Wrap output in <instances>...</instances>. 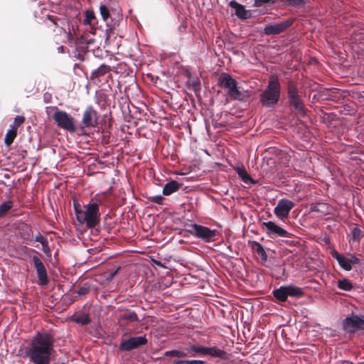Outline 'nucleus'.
Here are the masks:
<instances>
[{"label":"nucleus","instance_id":"obj_1","mask_svg":"<svg viewBox=\"0 0 364 364\" xmlns=\"http://www.w3.org/2000/svg\"><path fill=\"white\" fill-rule=\"evenodd\" d=\"M54 339L47 333H38L26 348V355L33 364H50Z\"/></svg>","mask_w":364,"mask_h":364},{"label":"nucleus","instance_id":"obj_2","mask_svg":"<svg viewBox=\"0 0 364 364\" xmlns=\"http://www.w3.org/2000/svg\"><path fill=\"white\" fill-rule=\"evenodd\" d=\"M281 84L277 76L272 75L267 87L259 95V102L265 108H274L279 102Z\"/></svg>","mask_w":364,"mask_h":364},{"label":"nucleus","instance_id":"obj_3","mask_svg":"<svg viewBox=\"0 0 364 364\" xmlns=\"http://www.w3.org/2000/svg\"><path fill=\"white\" fill-rule=\"evenodd\" d=\"M77 220L80 223H86L89 228H94L100 221V208L95 204L90 202L85 206V210L81 209V205L77 202L73 204Z\"/></svg>","mask_w":364,"mask_h":364},{"label":"nucleus","instance_id":"obj_4","mask_svg":"<svg viewBox=\"0 0 364 364\" xmlns=\"http://www.w3.org/2000/svg\"><path fill=\"white\" fill-rule=\"evenodd\" d=\"M218 85L228 90V95L232 100L245 101L248 97L247 91L240 90L237 82L227 73H221L218 78Z\"/></svg>","mask_w":364,"mask_h":364},{"label":"nucleus","instance_id":"obj_5","mask_svg":"<svg viewBox=\"0 0 364 364\" xmlns=\"http://www.w3.org/2000/svg\"><path fill=\"white\" fill-rule=\"evenodd\" d=\"M218 85L228 90V95L232 100L245 101L248 97L247 91L240 90L237 82L227 73H221L218 78Z\"/></svg>","mask_w":364,"mask_h":364},{"label":"nucleus","instance_id":"obj_6","mask_svg":"<svg viewBox=\"0 0 364 364\" xmlns=\"http://www.w3.org/2000/svg\"><path fill=\"white\" fill-rule=\"evenodd\" d=\"M218 85L228 90V95L232 100L245 101L248 97L247 91L240 90L237 82L227 73H221L218 78Z\"/></svg>","mask_w":364,"mask_h":364},{"label":"nucleus","instance_id":"obj_7","mask_svg":"<svg viewBox=\"0 0 364 364\" xmlns=\"http://www.w3.org/2000/svg\"><path fill=\"white\" fill-rule=\"evenodd\" d=\"M287 96L289 105L294 107L296 114L304 117L306 115V108L302 97L299 94L296 85L292 80L287 82Z\"/></svg>","mask_w":364,"mask_h":364},{"label":"nucleus","instance_id":"obj_8","mask_svg":"<svg viewBox=\"0 0 364 364\" xmlns=\"http://www.w3.org/2000/svg\"><path fill=\"white\" fill-rule=\"evenodd\" d=\"M272 295L280 302H284L288 296L301 298L304 292L301 287L294 285H283L272 291Z\"/></svg>","mask_w":364,"mask_h":364},{"label":"nucleus","instance_id":"obj_9","mask_svg":"<svg viewBox=\"0 0 364 364\" xmlns=\"http://www.w3.org/2000/svg\"><path fill=\"white\" fill-rule=\"evenodd\" d=\"M54 108L56 111L53 114L52 118L57 126L70 133L75 132L76 127L75 124V119L66 112L60 110L57 107Z\"/></svg>","mask_w":364,"mask_h":364},{"label":"nucleus","instance_id":"obj_10","mask_svg":"<svg viewBox=\"0 0 364 364\" xmlns=\"http://www.w3.org/2000/svg\"><path fill=\"white\" fill-rule=\"evenodd\" d=\"M188 232L205 242L215 241L216 236L218 235V231L216 230H211L208 227L196 223L191 225V229L188 230Z\"/></svg>","mask_w":364,"mask_h":364},{"label":"nucleus","instance_id":"obj_11","mask_svg":"<svg viewBox=\"0 0 364 364\" xmlns=\"http://www.w3.org/2000/svg\"><path fill=\"white\" fill-rule=\"evenodd\" d=\"M100 12L103 21L107 23L110 31L114 29L116 26H118L122 20V14L119 12L110 13L105 5H100Z\"/></svg>","mask_w":364,"mask_h":364},{"label":"nucleus","instance_id":"obj_12","mask_svg":"<svg viewBox=\"0 0 364 364\" xmlns=\"http://www.w3.org/2000/svg\"><path fill=\"white\" fill-rule=\"evenodd\" d=\"M344 331L348 333H355L357 331L364 330V319L356 314H352L342 321Z\"/></svg>","mask_w":364,"mask_h":364},{"label":"nucleus","instance_id":"obj_13","mask_svg":"<svg viewBox=\"0 0 364 364\" xmlns=\"http://www.w3.org/2000/svg\"><path fill=\"white\" fill-rule=\"evenodd\" d=\"M294 21V18H289L279 23L267 25L264 28V33L267 36L280 34L291 27Z\"/></svg>","mask_w":364,"mask_h":364},{"label":"nucleus","instance_id":"obj_14","mask_svg":"<svg viewBox=\"0 0 364 364\" xmlns=\"http://www.w3.org/2000/svg\"><path fill=\"white\" fill-rule=\"evenodd\" d=\"M32 264L36 272L37 277L39 280V284L41 286H46L49 282L48 272L45 264L43 262L41 259L34 255L32 257Z\"/></svg>","mask_w":364,"mask_h":364},{"label":"nucleus","instance_id":"obj_15","mask_svg":"<svg viewBox=\"0 0 364 364\" xmlns=\"http://www.w3.org/2000/svg\"><path fill=\"white\" fill-rule=\"evenodd\" d=\"M98 123L97 111L92 107H87L82 114L81 120V128L95 127Z\"/></svg>","mask_w":364,"mask_h":364},{"label":"nucleus","instance_id":"obj_16","mask_svg":"<svg viewBox=\"0 0 364 364\" xmlns=\"http://www.w3.org/2000/svg\"><path fill=\"white\" fill-rule=\"evenodd\" d=\"M294 207V203L286 198L279 200L274 209V214L281 220L288 218L291 210Z\"/></svg>","mask_w":364,"mask_h":364},{"label":"nucleus","instance_id":"obj_17","mask_svg":"<svg viewBox=\"0 0 364 364\" xmlns=\"http://www.w3.org/2000/svg\"><path fill=\"white\" fill-rule=\"evenodd\" d=\"M148 343L146 336L132 337L121 342L119 349L122 351H130Z\"/></svg>","mask_w":364,"mask_h":364},{"label":"nucleus","instance_id":"obj_18","mask_svg":"<svg viewBox=\"0 0 364 364\" xmlns=\"http://www.w3.org/2000/svg\"><path fill=\"white\" fill-rule=\"evenodd\" d=\"M262 227L266 228V233L269 237H289L290 234L284 229L277 225L272 221L263 222Z\"/></svg>","mask_w":364,"mask_h":364},{"label":"nucleus","instance_id":"obj_19","mask_svg":"<svg viewBox=\"0 0 364 364\" xmlns=\"http://www.w3.org/2000/svg\"><path fill=\"white\" fill-rule=\"evenodd\" d=\"M229 6L235 10V15L241 20H246L251 17L250 11L245 9V6L235 0H232L229 3Z\"/></svg>","mask_w":364,"mask_h":364},{"label":"nucleus","instance_id":"obj_20","mask_svg":"<svg viewBox=\"0 0 364 364\" xmlns=\"http://www.w3.org/2000/svg\"><path fill=\"white\" fill-rule=\"evenodd\" d=\"M110 71V66L106 64H102L99 68L92 72L90 79L94 83H99L101 82L100 77L105 76Z\"/></svg>","mask_w":364,"mask_h":364},{"label":"nucleus","instance_id":"obj_21","mask_svg":"<svg viewBox=\"0 0 364 364\" xmlns=\"http://www.w3.org/2000/svg\"><path fill=\"white\" fill-rule=\"evenodd\" d=\"M47 19L50 23V24L47 23L48 27L58 28L60 33H64L68 36L70 34V31L67 32L66 29L63 28V25L65 24L64 19L60 18L58 16L53 15H48Z\"/></svg>","mask_w":364,"mask_h":364},{"label":"nucleus","instance_id":"obj_22","mask_svg":"<svg viewBox=\"0 0 364 364\" xmlns=\"http://www.w3.org/2000/svg\"><path fill=\"white\" fill-rule=\"evenodd\" d=\"M331 255L335 259H336L339 266L343 269H344L345 271H350L352 269V266L348 257H346L343 255H341L334 249L331 251Z\"/></svg>","mask_w":364,"mask_h":364},{"label":"nucleus","instance_id":"obj_23","mask_svg":"<svg viewBox=\"0 0 364 364\" xmlns=\"http://www.w3.org/2000/svg\"><path fill=\"white\" fill-rule=\"evenodd\" d=\"M206 355L225 360L229 359V354L225 350L216 346L208 347Z\"/></svg>","mask_w":364,"mask_h":364},{"label":"nucleus","instance_id":"obj_24","mask_svg":"<svg viewBox=\"0 0 364 364\" xmlns=\"http://www.w3.org/2000/svg\"><path fill=\"white\" fill-rule=\"evenodd\" d=\"M182 184L178 183L176 181L172 180L165 184L163 188V195L170 196L172 193L178 191Z\"/></svg>","mask_w":364,"mask_h":364},{"label":"nucleus","instance_id":"obj_25","mask_svg":"<svg viewBox=\"0 0 364 364\" xmlns=\"http://www.w3.org/2000/svg\"><path fill=\"white\" fill-rule=\"evenodd\" d=\"M235 171L245 183L256 184L257 182L247 173L243 166L235 168Z\"/></svg>","mask_w":364,"mask_h":364},{"label":"nucleus","instance_id":"obj_26","mask_svg":"<svg viewBox=\"0 0 364 364\" xmlns=\"http://www.w3.org/2000/svg\"><path fill=\"white\" fill-rule=\"evenodd\" d=\"M96 23V17L92 10H87L85 12V18L84 19V24L90 26V33H94L96 30L95 28Z\"/></svg>","mask_w":364,"mask_h":364},{"label":"nucleus","instance_id":"obj_27","mask_svg":"<svg viewBox=\"0 0 364 364\" xmlns=\"http://www.w3.org/2000/svg\"><path fill=\"white\" fill-rule=\"evenodd\" d=\"M251 247L252 250L256 252L261 258L263 262L267 261V255L262 247V245L257 241H252L251 242Z\"/></svg>","mask_w":364,"mask_h":364},{"label":"nucleus","instance_id":"obj_28","mask_svg":"<svg viewBox=\"0 0 364 364\" xmlns=\"http://www.w3.org/2000/svg\"><path fill=\"white\" fill-rule=\"evenodd\" d=\"M207 349L208 347L198 345H192L186 348L187 351L191 353V356H195L196 354L206 355Z\"/></svg>","mask_w":364,"mask_h":364},{"label":"nucleus","instance_id":"obj_29","mask_svg":"<svg viewBox=\"0 0 364 364\" xmlns=\"http://www.w3.org/2000/svg\"><path fill=\"white\" fill-rule=\"evenodd\" d=\"M16 136H17V131L11 128L9 130H8V132H6V134L5 136V139H4L5 144L8 146H10L14 142V140L15 139Z\"/></svg>","mask_w":364,"mask_h":364},{"label":"nucleus","instance_id":"obj_30","mask_svg":"<svg viewBox=\"0 0 364 364\" xmlns=\"http://www.w3.org/2000/svg\"><path fill=\"white\" fill-rule=\"evenodd\" d=\"M121 320H126L130 322H138L139 321V318L134 311H128L124 313L120 316Z\"/></svg>","mask_w":364,"mask_h":364},{"label":"nucleus","instance_id":"obj_31","mask_svg":"<svg viewBox=\"0 0 364 364\" xmlns=\"http://www.w3.org/2000/svg\"><path fill=\"white\" fill-rule=\"evenodd\" d=\"M14 203L11 200H7L0 205V218L5 216L13 208Z\"/></svg>","mask_w":364,"mask_h":364},{"label":"nucleus","instance_id":"obj_32","mask_svg":"<svg viewBox=\"0 0 364 364\" xmlns=\"http://www.w3.org/2000/svg\"><path fill=\"white\" fill-rule=\"evenodd\" d=\"M73 321L76 323H80L83 326L88 325L91 323V319L88 314L79 315L77 317L74 318Z\"/></svg>","mask_w":364,"mask_h":364},{"label":"nucleus","instance_id":"obj_33","mask_svg":"<svg viewBox=\"0 0 364 364\" xmlns=\"http://www.w3.org/2000/svg\"><path fill=\"white\" fill-rule=\"evenodd\" d=\"M338 287L340 289L344 290V291H350L353 286L352 283L347 279H343L342 280H339L338 282Z\"/></svg>","mask_w":364,"mask_h":364},{"label":"nucleus","instance_id":"obj_34","mask_svg":"<svg viewBox=\"0 0 364 364\" xmlns=\"http://www.w3.org/2000/svg\"><path fill=\"white\" fill-rule=\"evenodd\" d=\"M106 199V194H96L90 200V203L92 204L97 205L99 207L100 205H102Z\"/></svg>","mask_w":364,"mask_h":364},{"label":"nucleus","instance_id":"obj_35","mask_svg":"<svg viewBox=\"0 0 364 364\" xmlns=\"http://www.w3.org/2000/svg\"><path fill=\"white\" fill-rule=\"evenodd\" d=\"M327 208L326 204L325 203L313 204L310 207V212L325 213Z\"/></svg>","mask_w":364,"mask_h":364},{"label":"nucleus","instance_id":"obj_36","mask_svg":"<svg viewBox=\"0 0 364 364\" xmlns=\"http://www.w3.org/2000/svg\"><path fill=\"white\" fill-rule=\"evenodd\" d=\"M362 230L360 229L358 226H355L352 230V240L354 242H358L363 237Z\"/></svg>","mask_w":364,"mask_h":364},{"label":"nucleus","instance_id":"obj_37","mask_svg":"<svg viewBox=\"0 0 364 364\" xmlns=\"http://www.w3.org/2000/svg\"><path fill=\"white\" fill-rule=\"evenodd\" d=\"M164 355L171 356V357H177V358H184L187 355L183 351L178 350H173L166 351L164 353Z\"/></svg>","mask_w":364,"mask_h":364},{"label":"nucleus","instance_id":"obj_38","mask_svg":"<svg viewBox=\"0 0 364 364\" xmlns=\"http://www.w3.org/2000/svg\"><path fill=\"white\" fill-rule=\"evenodd\" d=\"M26 118L23 116H16L14 118V122L12 125H11V128L14 130H18V128L25 122Z\"/></svg>","mask_w":364,"mask_h":364},{"label":"nucleus","instance_id":"obj_39","mask_svg":"<svg viewBox=\"0 0 364 364\" xmlns=\"http://www.w3.org/2000/svg\"><path fill=\"white\" fill-rule=\"evenodd\" d=\"M173 364H205V361L200 360H175Z\"/></svg>","mask_w":364,"mask_h":364},{"label":"nucleus","instance_id":"obj_40","mask_svg":"<svg viewBox=\"0 0 364 364\" xmlns=\"http://www.w3.org/2000/svg\"><path fill=\"white\" fill-rule=\"evenodd\" d=\"M288 6L294 7H302L306 4V0H285Z\"/></svg>","mask_w":364,"mask_h":364},{"label":"nucleus","instance_id":"obj_41","mask_svg":"<svg viewBox=\"0 0 364 364\" xmlns=\"http://www.w3.org/2000/svg\"><path fill=\"white\" fill-rule=\"evenodd\" d=\"M81 43L85 44L88 48L90 46L95 44V39L93 37L85 35L82 36Z\"/></svg>","mask_w":364,"mask_h":364},{"label":"nucleus","instance_id":"obj_42","mask_svg":"<svg viewBox=\"0 0 364 364\" xmlns=\"http://www.w3.org/2000/svg\"><path fill=\"white\" fill-rule=\"evenodd\" d=\"M276 0H254L253 6L255 7H261L264 4H274Z\"/></svg>","mask_w":364,"mask_h":364},{"label":"nucleus","instance_id":"obj_43","mask_svg":"<svg viewBox=\"0 0 364 364\" xmlns=\"http://www.w3.org/2000/svg\"><path fill=\"white\" fill-rule=\"evenodd\" d=\"M149 199L151 202L157 203L159 205H162L164 200V198L161 195L151 196Z\"/></svg>","mask_w":364,"mask_h":364},{"label":"nucleus","instance_id":"obj_44","mask_svg":"<svg viewBox=\"0 0 364 364\" xmlns=\"http://www.w3.org/2000/svg\"><path fill=\"white\" fill-rule=\"evenodd\" d=\"M26 232L21 233L22 238L25 240H31V232L32 231L31 228L30 226L25 225Z\"/></svg>","mask_w":364,"mask_h":364},{"label":"nucleus","instance_id":"obj_45","mask_svg":"<svg viewBox=\"0 0 364 364\" xmlns=\"http://www.w3.org/2000/svg\"><path fill=\"white\" fill-rule=\"evenodd\" d=\"M90 291V288L88 285L85 284L84 286L79 288L77 290V294L80 296H84L87 294Z\"/></svg>","mask_w":364,"mask_h":364},{"label":"nucleus","instance_id":"obj_46","mask_svg":"<svg viewBox=\"0 0 364 364\" xmlns=\"http://www.w3.org/2000/svg\"><path fill=\"white\" fill-rule=\"evenodd\" d=\"M41 245L43 252L46 253V255H49L50 253V250L48 246V240H45L43 243H41Z\"/></svg>","mask_w":364,"mask_h":364},{"label":"nucleus","instance_id":"obj_47","mask_svg":"<svg viewBox=\"0 0 364 364\" xmlns=\"http://www.w3.org/2000/svg\"><path fill=\"white\" fill-rule=\"evenodd\" d=\"M348 259H349V262H350L351 265L352 264H358L360 262V259H358L355 255H350V257H348Z\"/></svg>","mask_w":364,"mask_h":364},{"label":"nucleus","instance_id":"obj_48","mask_svg":"<svg viewBox=\"0 0 364 364\" xmlns=\"http://www.w3.org/2000/svg\"><path fill=\"white\" fill-rule=\"evenodd\" d=\"M45 240H46V238L43 237L41 233H38L35 237V241L38 242L41 244L43 243Z\"/></svg>","mask_w":364,"mask_h":364},{"label":"nucleus","instance_id":"obj_49","mask_svg":"<svg viewBox=\"0 0 364 364\" xmlns=\"http://www.w3.org/2000/svg\"><path fill=\"white\" fill-rule=\"evenodd\" d=\"M118 272V269H116L115 271L111 272L107 278L108 280H111L114 278V277L117 274Z\"/></svg>","mask_w":364,"mask_h":364},{"label":"nucleus","instance_id":"obj_50","mask_svg":"<svg viewBox=\"0 0 364 364\" xmlns=\"http://www.w3.org/2000/svg\"><path fill=\"white\" fill-rule=\"evenodd\" d=\"M193 84L194 87H196V86L199 85V82H193Z\"/></svg>","mask_w":364,"mask_h":364},{"label":"nucleus","instance_id":"obj_51","mask_svg":"<svg viewBox=\"0 0 364 364\" xmlns=\"http://www.w3.org/2000/svg\"><path fill=\"white\" fill-rule=\"evenodd\" d=\"M63 48H64V47H63V46H60V47L59 48L60 50H61L62 52H63Z\"/></svg>","mask_w":364,"mask_h":364},{"label":"nucleus","instance_id":"obj_52","mask_svg":"<svg viewBox=\"0 0 364 364\" xmlns=\"http://www.w3.org/2000/svg\"><path fill=\"white\" fill-rule=\"evenodd\" d=\"M30 250H31V252H36V254H38V252H37L36 250H33V249H30Z\"/></svg>","mask_w":364,"mask_h":364},{"label":"nucleus","instance_id":"obj_53","mask_svg":"<svg viewBox=\"0 0 364 364\" xmlns=\"http://www.w3.org/2000/svg\"><path fill=\"white\" fill-rule=\"evenodd\" d=\"M60 364H65V363H60Z\"/></svg>","mask_w":364,"mask_h":364}]
</instances>
